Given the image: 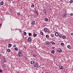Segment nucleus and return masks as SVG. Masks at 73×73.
Here are the masks:
<instances>
[{"mask_svg": "<svg viewBox=\"0 0 73 73\" xmlns=\"http://www.w3.org/2000/svg\"><path fill=\"white\" fill-rule=\"evenodd\" d=\"M33 66L35 68H37L38 66V64L37 63H35L34 64Z\"/></svg>", "mask_w": 73, "mask_h": 73, "instance_id": "1", "label": "nucleus"}, {"mask_svg": "<svg viewBox=\"0 0 73 73\" xmlns=\"http://www.w3.org/2000/svg\"><path fill=\"white\" fill-rule=\"evenodd\" d=\"M57 51H58V52L61 53V52H62V50H61V48H59L57 49Z\"/></svg>", "mask_w": 73, "mask_h": 73, "instance_id": "2", "label": "nucleus"}, {"mask_svg": "<svg viewBox=\"0 0 73 73\" xmlns=\"http://www.w3.org/2000/svg\"><path fill=\"white\" fill-rule=\"evenodd\" d=\"M18 55L20 56H23V53H22L21 52H20L18 53Z\"/></svg>", "mask_w": 73, "mask_h": 73, "instance_id": "3", "label": "nucleus"}, {"mask_svg": "<svg viewBox=\"0 0 73 73\" xmlns=\"http://www.w3.org/2000/svg\"><path fill=\"white\" fill-rule=\"evenodd\" d=\"M66 16H67L66 14H63L62 15V16H63V17H66Z\"/></svg>", "mask_w": 73, "mask_h": 73, "instance_id": "4", "label": "nucleus"}, {"mask_svg": "<svg viewBox=\"0 0 73 73\" xmlns=\"http://www.w3.org/2000/svg\"><path fill=\"white\" fill-rule=\"evenodd\" d=\"M28 40L29 42L31 41L32 40V38H31V37H29V38H28Z\"/></svg>", "mask_w": 73, "mask_h": 73, "instance_id": "5", "label": "nucleus"}, {"mask_svg": "<svg viewBox=\"0 0 73 73\" xmlns=\"http://www.w3.org/2000/svg\"><path fill=\"white\" fill-rule=\"evenodd\" d=\"M35 24V21H32L31 23V24H32V25H34Z\"/></svg>", "mask_w": 73, "mask_h": 73, "instance_id": "6", "label": "nucleus"}, {"mask_svg": "<svg viewBox=\"0 0 73 73\" xmlns=\"http://www.w3.org/2000/svg\"><path fill=\"white\" fill-rule=\"evenodd\" d=\"M55 35L56 36L58 37V33H55Z\"/></svg>", "mask_w": 73, "mask_h": 73, "instance_id": "7", "label": "nucleus"}, {"mask_svg": "<svg viewBox=\"0 0 73 73\" xmlns=\"http://www.w3.org/2000/svg\"><path fill=\"white\" fill-rule=\"evenodd\" d=\"M44 32H46L47 31H48V29H47L46 28H44Z\"/></svg>", "mask_w": 73, "mask_h": 73, "instance_id": "8", "label": "nucleus"}, {"mask_svg": "<svg viewBox=\"0 0 73 73\" xmlns=\"http://www.w3.org/2000/svg\"><path fill=\"white\" fill-rule=\"evenodd\" d=\"M59 68L60 69H64V67H63V66H59Z\"/></svg>", "mask_w": 73, "mask_h": 73, "instance_id": "9", "label": "nucleus"}, {"mask_svg": "<svg viewBox=\"0 0 73 73\" xmlns=\"http://www.w3.org/2000/svg\"><path fill=\"white\" fill-rule=\"evenodd\" d=\"M62 38H63V39H65L66 38V36L65 35H63L62 36Z\"/></svg>", "mask_w": 73, "mask_h": 73, "instance_id": "10", "label": "nucleus"}, {"mask_svg": "<svg viewBox=\"0 0 73 73\" xmlns=\"http://www.w3.org/2000/svg\"><path fill=\"white\" fill-rule=\"evenodd\" d=\"M30 63L31 64H33L35 63V61H31L30 62Z\"/></svg>", "mask_w": 73, "mask_h": 73, "instance_id": "11", "label": "nucleus"}, {"mask_svg": "<svg viewBox=\"0 0 73 73\" xmlns=\"http://www.w3.org/2000/svg\"><path fill=\"white\" fill-rule=\"evenodd\" d=\"M0 4L1 5H3L4 4V2H1L0 3Z\"/></svg>", "mask_w": 73, "mask_h": 73, "instance_id": "12", "label": "nucleus"}, {"mask_svg": "<svg viewBox=\"0 0 73 73\" xmlns=\"http://www.w3.org/2000/svg\"><path fill=\"white\" fill-rule=\"evenodd\" d=\"M8 45H9V46H8L9 48H10V47H11V46H12V44H11L9 43Z\"/></svg>", "mask_w": 73, "mask_h": 73, "instance_id": "13", "label": "nucleus"}, {"mask_svg": "<svg viewBox=\"0 0 73 73\" xmlns=\"http://www.w3.org/2000/svg\"><path fill=\"white\" fill-rule=\"evenodd\" d=\"M37 34H33V37H36V36H37Z\"/></svg>", "mask_w": 73, "mask_h": 73, "instance_id": "14", "label": "nucleus"}, {"mask_svg": "<svg viewBox=\"0 0 73 73\" xmlns=\"http://www.w3.org/2000/svg\"><path fill=\"white\" fill-rule=\"evenodd\" d=\"M67 48H69V49H71V46L69 45L67 46Z\"/></svg>", "mask_w": 73, "mask_h": 73, "instance_id": "15", "label": "nucleus"}, {"mask_svg": "<svg viewBox=\"0 0 73 73\" xmlns=\"http://www.w3.org/2000/svg\"><path fill=\"white\" fill-rule=\"evenodd\" d=\"M44 20L46 21H48V19L47 18H45Z\"/></svg>", "mask_w": 73, "mask_h": 73, "instance_id": "16", "label": "nucleus"}, {"mask_svg": "<svg viewBox=\"0 0 73 73\" xmlns=\"http://www.w3.org/2000/svg\"><path fill=\"white\" fill-rule=\"evenodd\" d=\"M7 51L8 52H11V50L9 49H8L7 50Z\"/></svg>", "mask_w": 73, "mask_h": 73, "instance_id": "17", "label": "nucleus"}, {"mask_svg": "<svg viewBox=\"0 0 73 73\" xmlns=\"http://www.w3.org/2000/svg\"><path fill=\"white\" fill-rule=\"evenodd\" d=\"M31 7L32 8H34L35 7V5L33 4H32L31 6Z\"/></svg>", "mask_w": 73, "mask_h": 73, "instance_id": "18", "label": "nucleus"}, {"mask_svg": "<svg viewBox=\"0 0 73 73\" xmlns=\"http://www.w3.org/2000/svg\"><path fill=\"white\" fill-rule=\"evenodd\" d=\"M50 42L52 43V44H55V43H54V42H53V41Z\"/></svg>", "mask_w": 73, "mask_h": 73, "instance_id": "19", "label": "nucleus"}, {"mask_svg": "<svg viewBox=\"0 0 73 73\" xmlns=\"http://www.w3.org/2000/svg\"><path fill=\"white\" fill-rule=\"evenodd\" d=\"M52 53V54H54V50H52L51 52Z\"/></svg>", "mask_w": 73, "mask_h": 73, "instance_id": "20", "label": "nucleus"}, {"mask_svg": "<svg viewBox=\"0 0 73 73\" xmlns=\"http://www.w3.org/2000/svg\"><path fill=\"white\" fill-rule=\"evenodd\" d=\"M32 33H29V36H32Z\"/></svg>", "mask_w": 73, "mask_h": 73, "instance_id": "21", "label": "nucleus"}, {"mask_svg": "<svg viewBox=\"0 0 73 73\" xmlns=\"http://www.w3.org/2000/svg\"><path fill=\"white\" fill-rule=\"evenodd\" d=\"M46 45H47H47H49V43H48V41L46 42Z\"/></svg>", "mask_w": 73, "mask_h": 73, "instance_id": "22", "label": "nucleus"}, {"mask_svg": "<svg viewBox=\"0 0 73 73\" xmlns=\"http://www.w3.org/2000/svg\"><path fill=\"white\" fill-rule=\"evenodd\" d=\"M61 45H62V46H64V44L63 43H61Z\"/></svg>", "mask_w": 73, "mask_h": 73, "instance_id": "23", "label": "nucleus"}, {"mask_svg": "<svg viewBox=\"0 0 73 73\" xmlns=\"http://www.w3.org/2000/svg\"><path fill=\"white\" fill-rule=\"evenodd\" d=\"M40 34L41 35H42V36L44 35V33L42 32H40Z\"/></svg>", "mask_w": 73, "mask_h": 73, "instance_id": "24", "label": "nucleus"}, {"mask_svg": "<svg viewBox=\"0 0 73 73\" xmlns=\"http://www.w3.org/2000/svg\"><path fill=\"white\" fill-rule=\"evenodd\" d=\"M73 1L72 0H71L69 2V3H73Z\"/></svg>", "mask_w": 73, "mask_h": 73, "instance_id": "25", "label": "nucleus"}, {"mask_svg": "<svg viewBox=\"0 0 73 73\" xmlns=\"http://www.w3.org/2000/svg\"><path fill=\"white\" fill-rule=\"evenodd\" d=\"M43 12L44 13H46V10H44Z\"/></svg>", "mask_w": 73, "mask_h": 73, "instance_id": "26", "label": "nucleus"}, {"mask_svg": "<svg viewBox=\"0 0 73 73\" xmlns=\"http://www.w3.org/2000/svg\"><path fill=\"white\" fill-rule=\"evenodd\" d=\"M14 49L15 50H18V48L17 47H15Z\"/></svg>", "mask_w": 73, "mask_h": 73, "instance_id": "27", "label": "nucleus"}, {"mask_svg": "<svg viewBox=\"0 0 73 73\" xmlns=\"http://www.w3.org/2000/svg\"><path fill=\"white\" fill-rule=\"evenodd\" d=\"M24 35H27V33L26 32H24Z\"/></svg>", "mask_w": 73, "mask_h": 73, "instance_id": "28", "label": "nucleus"}, {"mask_svg": "<svg viewBox=\"0 0 73 73\" xmlns=\"http://www.w3.org/2000/svg\"><path fill=\"white\" fill-rule=\"evenodd\" d=\"M49 36V35H46V37L47 38H48V37Z\"/></svg>", "mask_w": 73, "mask_h": 73, "instance_id": "29", "label": "nucleus"}, {"mask_svg": "<svg viewBox=\"0 0 73 73\" xmlns=\"http://www.w3.org/2000/svg\"><path fill=\"white\" fill-rule=\"evenodd\" d=\"M51 36L52 37H54V35L53 34H51Z\"/></svg>", "mask_w": 73, "mask_h": 73, "instance_id": "30", "label": "nucleus"}, {"mask_svg": "<svg viewBox=\"0 0 73 73\" xmlns=\"http://www.w3.org/2000/svg\"><path fill=\"white\" fill-rule=\"evenodd\" d=\"M17 15H18V16H20L21 14L19 13H17Z\"/></svg>", "mask_w": 73, "mask_h": 73, "instance_id": "31", "label": "nucleus"}, {"mask_svg": "<svg viewBox=\"0 0 73 73\" xmlns=\"http://www.w3.org/2000/svg\"><path fill=\"white\" fill-rule=\"evenodd\" d=\"M73 14L72 13H71L70 14V16H73Z\"/></svg>", "mask_w": 73, "mask_h": 73, "instance_id": "32", "label": "nucleus"}, {"mask_svg": "<svg viewBox=\"0 0 73 73\" xmlns=\"http://www.w3.org/2000/svg\"><path fill=\"white\" fill-rule=\"evenodd\" d=\"M33 57H36V55L33 54Z\"/></svg>", "mask_w": 73, "mask_h": 73, "instance_id": "33", "label": "nucleus"}, {"mask_svg": "<svg viewBox=\"0 0 73 73\" xmlns=\"http://www.w3.org/2000/svg\"><path fill=\"white\" fill-rule=\"evenodd\" d=\"M3 72V70H0V72L1 73Z\"/></svg>", "mask_w": 73, "mask_h": 73, "instance_id": "34", "label": "nucleus"}, {"mask_svg": "<svg viewBox=\"0 0 73 73\" xmlns=\"http://www.w3.org/2000/svg\"><path fill=\"white\" fill-rule=\"evenodd\" d=\"M59 36L60 37V38H61V37H62V36L61 35H59Z\"/></svg>", "mask_w": 73, "mask_h": 73, "instance_id": "35", "label": "nucleus"}, {"mask_svg": "<svg viewBox=\"0 0 73 73\" xmlns=\"http://www.w3.org/2000/svg\"><path fill=\"white\" fill-rule=\"evenodd\" d=\"M71 35L72 36H73V33H71Z\"/></svg>", "mask_w": 73, "mask_h": 73, "instance_id": "36", "label": "nucleus"}, {"mask_svg": "<svg viewBox=\"0 0 73 73\" xmlns=\"http://www.w3.org/2000/svg\"><path fill=\"white\" fill-rule=\"evenodd\" d=\"M13 47H14V48H15V47H16V46L15 45H14Z\"/></svg>", "mask_w": 73, "mask_h": 73, "instance_id": "37", "label": "nucleus"}, {"mask_svg": "<svg viewBox=\"0 0 73 73\" xmlns=\"http://www.w3.org/2000/svg\"><path fill=\"white\" fill-rule=\"evenodd\" d=\"M3 66H4V67H5V64H3Z\"/></svg>", "mask_w": 73, "mask_h": 73, "instance_id": "38", "label": "nucleus"}, {"mask_svg": "<svg viewBox=\"0 0 73 73\" xmlns=\"http://www.w3.org/2000/svg\"><path fill=\"white\" fill-rule=\"evenodd\" d=\"M21 30H20V31H19V32H20V33H21Z\"/></svg>", "mask_w": 73, "mask_h": 73, "instance_id": "39", "label": "nucleus"}, {"mask_svg": "<svg viewBox=\"0 0 73 73\" xmlns=\"http://www.w3.org/2000/svg\"><path fill=\"white\" fill-rule=\"evenodd\" d=\"M52 49H54V47H52Z\"/></svg>", "mask_w": 73, "mask_h": 73, "instance_id": "40", "label": "nucleus"}, {"mask_svg": "<svg viewBox=\"0 0 73 73\" xmlns=\"http://www.w3.org/2000/svg\"><path fill=\"white\" fill-rule=\"evenodd\" d=\"M48 33H50V31H48Z\"/></svg>", "mask_w": 73, "mask_h": 73, "instance_id": "41", "label": "nucleus"}, {"mask_svg": "<svg viewBox=\"0 0 73 73\" xmlns=\"http://www.w3.org/2000/svg\"><path fill=\"white\" fill-rule=\"evenodd\" d=\"M0 57H1V54H0Z\"/></svg>", "mask_w": 73, "mask_h": 73, "instance_id": "42", "label": "nucleus"}, {"mask_svg": "<svg viewBox=\"0 0 73 73\" xmlns=\"http://www.w3.org/2000/svg\"><path fill=\"white\" fill-rule=\"evenodd\" d=\"M8 1H12V0H8Z\"/></svg>", "mask_w": 73, "mask_h": 73, "instance_id": "43", "label": "nucleus"}, {"mask_svg": "<svg viewBox=\"0 0 73 73\" xmlns=\"http://www.w3.org/2000/svg\"><path fill=\"white\" fill-rule=\"evenodd\" d=\"M1 24L0 23V26H1Z\"/></svg>", "mask_w": 73, "mask_h": 73, "instance_id": "44", "label": "nucleus"}, {"mask_svg": "<svg viewBox=\"0 0 73 73\" xmlns=\"http://www.w3.org/2000/svg\"><path fill=\"white\" fill-rule=\"evenodd\" d=\"M3 54L4 53V52H3Z\"/></svg>", "mask_w": 73, "mask_h": 73, "instance_id": "45", "label": "nucleus"}, {"mask_svg": "<svg viewBox=\"0 0 73 73\" xmlns=\"http://www.w3.org/2000/svg\"><path fill=\"white\" fill-rule=\"evenodd\" d=\"M48 42L49 43V42L48 41Z\"/></svg>", "mask_w": 73, "mask_h": 73, "instance_id": "46", "label": "nucleus"}, {"mask_svg": "<svg viewBox=\"0 0 73 73\" xmlns=\"http://www.w3.org/2000/svg\"><path fill=\"white\" fill-rule=\"evenodd\" d=\"M46 73H49V72H47Z\"/></svg>", "mask_w": 73, "mask_h": 73, "instance_id": "47", "label": "nucleus"}, {"mask_svg": "<svg viewBox=\"0 0 73 73\" xmlns=\"http://www.w3.org/2000/svg\"><path fill=\"white\" fill-rule=\"evenodd\" d=\"M11 29L12 31H13V30H12V29Z\"/></svg>", "mask_w": 73, "mask_h": 73, "instance_id": "48", "label": "nucleus"}, {"mask_svg": "<svg viewBox=\"0 0 73 73\" xmlns=\"http://www.w3.org/2000/svg\"><path fill=\"white\" fill-rule=\"evenodd\" d=\"M37 14H38V13H37Z\"/></svg>", "mask_w": 73, "mask_h": 73, "instance_id": "49", "label": "nucleus"}, {"mask_svg": "<svg viewBox=\"0 0 73 73\" xmlns=\"http://www.w3.org/2000/svg\"><path fill=\"white\" fill-rule=\"evenodd\" d=\"M72 41H73V39H72Z\"/></svg>", "mask_w": 73, "mask_h": 73, "instance_id": "50", "label": "nucleus"}, {"mask_svg": "<svg viewBox=\"0 0 73 73\" xmlns=\"http://www.w3.org/2000/svg\"><path fill=\"white\" fill-rule=\"evenodd\" d=\"M0 6H1L0 5Z\"/></svg>", "mask_w": 73, "mask_h": 73, "instance_id": "51", "label": "nucleus"}]
</instances>
